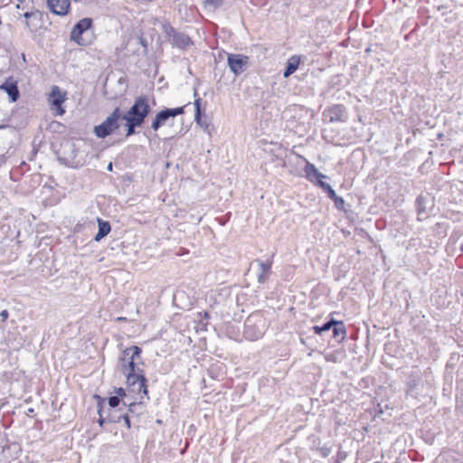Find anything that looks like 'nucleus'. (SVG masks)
<instances>
[{
    "mask_svg": "<svg viewBox=\"0 0 463 463\" xmlns=\"http://www.w3.org/2000/svg\"><path fill=\"white\" fill-rule=\"evenodd\" d=\"M141 349L138 346L126 348L119 358L122 373L127 376L128 383L133 392L147 395L146 379L142 373H136L135 360L139 358Z\"/></svg>",
    "mask_w": 463,
    "mask_h": 463,
    "instance_id": "f257e3e1",
    "label": "nucleus"
},
{
    "mask_svg": "<svg viewBox=\"0 0 463 463\" xmlns=\"http://www.w3.org/2000/svg\"><path fill=\"white\" fill-rule=\"evenodd\" d=\"M121 113L119 108H116L114 111L100 125L95 126L94 133L99 138H104L110 135L114 130L119 128V120Z\"/></svg>",
    "mask_w": 463,
    "mask_h": 463,
    "instance_id": "f03ea898",
    "label": "nucleus"
},
{
    "mask_svg": "<svg viewBox=\"0 0 463 463\" xmlns=\"http://www.w3.org/2000/svg\"><path fill=\"white\" fill-rule=\"evenodd\" d=\"M149 112L150 106L148 104L147 98L140 96L135 100L134 104L125 116L143 124Z\"/></svg>",
    "mask_w": 463,
    "mask_h": 463,
    "instance_id": "7ed1b4c3",
    "label": "nucleus"
},
{
    "mask_svg": "<svg viewBox=\"0 0 463 463\" xmlns=\"http://www.w3.org/2000/svg\"><path fill=\"white\" fill-rule=\"evenodd\" d=\"M163 31L165 34L168 37L171 44L179 49H186L188 46L192 44V41L188 35L184 33L177 32L172 25L169 24H165L163 25Z\"/></svg>",
    "mask_w": 463,
    "mask_h": 463,
    "instance_id": "20e7f679",
    "label": "nucleus"
},
{
    "mask_svg": "<svg viewBox=\"0 0 463 463\" xmlns=\"http://www.w3.org/2000/svg\"><path fill=\"white\" fill-rule=\"evenodd\" d=\"M184 107L163 109L156 115V118L152 122L151 128L155 131H156L159 129V128L165 125L170 118L182 115L184 114Z\"/></svg>",
    "mask_w": 463,
    "mask_h": 463,
    "instance_id": "39448f33",
    "label": "nucleus"
},
{
    "mask_svg": "<svg viewBox=\"0 0 463 463\" xmlns=\"http://www.w3.org/2000/svg\"><path fill=\"white\" fill-rule=\"evenodd\" d=\"M324 121L345 122L347 119L345 108L343 105H334L323 112Z\"/></svg>",
    "mask_w": 463,
    "mask_h": 463,
    "instance_id": "423d86ee",
    "label": "nucleus"
},
{
    "mask_svg": "<svg viewBox=\"0 0 463 463\" xmlns=\"http://www.w3.org/2000/svg\"><path fill=\"white\" fill-rule=\"evenodd\" d=\"M227 61L230 70L235 75H239L247 69L249 58L242 54L231 53L228 54Z\"/></svg>",
    "mask_w": 463,
    "mask_h": 463,
    "instance_id": "0eeeda50",
    "label": "nucleus"
},
{
    "mask_svg": "<svg viewBox=\"0 0 463 463\" xmlns=\"http://www.w3.org/2000/svg\"><path fill=\"white\" fill-rule=\"evenodd\" d=\"M64 100L65 94L61 93L58 86H53L49 96V102L51 103V109L55 111V115L61 116L64 114L65 110L62 108Z\"/></svg>",
    "mask_w": 463,
    "mask_h": 463,
    "instance_id": "6e6552de",
    "label": "nucleus"
},
{
    "mask_svg": "<svg viewBox=\"0 0 463 463\" xmlns=\"http://www.w3.org/2000/svg\"><path fill=\"white\" fill-rule=\"evenodd\" d=\"M92 20L90 18H83L80 20L72 28L71 33V39L80 44L82 33L90 28Z\"/></svg>",
    "mask_w": 463,
    "mask_h": 463,
    "instance_id": "1a4fd4ad",
    "label": "nucleus"
},
{
    "mask_svg": "<svg viewBox=\"0 0 463 463\" xmlns=\"http://www.w3.org/2000/svg\"><path fill=\"white\" fill-rule=\"evenodd\" d=\"M48 8L55 14L65 15L70 7L69 0H48Z\"/></svg>",
    "mask_w": 463,
    "mask_h": 463,
    "instance_id": "9d476101",
    "label": "nucleus"
},
{
    "mask_svg": "<svg viewBox=\"0 0 463 463\" xmlns=\"http://www.w3.org/2000/svg\"><path fill=\"white\" fill-rule=\"evenodd\" d=\"M255 262L258 264V267H259V269H258L259 273H258V277H257L258 282L263 284L269 278L272 261L267 260L264 262L260 260H256Z\"/></svg>",
    "mask_w": 463,
    "mask_h": 463,
    "instance_id": "9b49d317",
    "label": "nucleus"
},
{
    "mask_svg": "<svg viewBox=\"0 0 463 463\" xmlns=\"http://www.w3.org/2000/svg\"><path fill=\"white\" fill-rule=\"evenodd\" d=\"M194 107H195V112H194V120L195 122L208 134L211 133V125L208 122V120L202 118L201 113V99L198 98L194 100Z\"/></svg>",
    "mask_w": 463,
    "mask_h": 463,
    "instance_id": "f8f14e48",
    "label": "nucleus"
},
{
    "mask_svg": "<svg viewBox=\"0 0 463 463\" xmlns=\"http://www.w3.org/2000/svg\"><path fill=\"white\" fill-rule=\"evenodd\" d=\"M0 89L8 94L11 102H14L18 99L19 90L15 81H12L11 79L7 80L1 85Z\"/></svg>",
    "mask_w": 463,
    "mask_h": 463,
    "instance_id": "ddd939ff",
    "label": "nucleus"
},
{
    "mask_svg": "<svg viewBox=\"0 0 463 463\" xmlns=\"http://www.w3.org/2000/svg\"><path fill=\"white\" fill-rule=\"evenodd\" d=\"M300 63V57L297 55L291 56L287 61V67L283 73L284 78L289 77L294 73Z\"/></svg>",
    "mask_w": 463,
    "mask_h": 463,
    "instance_id": "4468645a",
    "label": "nucleus"
},
{
    "mask_svg": "<svg viewBox=\"0 0 463 463\" xmlns=\"http://www.w3.org/2000/svg\"><path fill=\"white\" fill-rule=\"evenodd\" d=\"M98 222H99V232L94 238V240L96 241H99L102 238L107 236L111 230L110 224L108 222L99 219Z\"/></svg>",
    "mask_w": 463,
    "mask_h": 463,
    "instance_id": "2eb2a0df",
    "label": "nucleus"
},
{
    "mask_svg": "<svg viewBox=\"0 0 463 463\" xmlns=\"http://www.w3.org/2000/svg\"><path fill=\"white\" fill-rule=\"evenodd\" d=\"M306 174H307V178L311 182H315L314 178H326V175L320 173L317 170V168L310 163H307V165L306 166Z\"/></svg>",
    "mask_w": 463,
    "mask_h": 463,
    "instance_id": "dca6fc26",
    "label": "nucleus"
},
{
    "mask_svg": "<svg viewBox=\"0 0 463 463\" xmlns=\"http://www.w3.org/2000/svg\"><path fill=\"white\" fill-rule=\"evenodd\" d=\"M121 119H125L126 120V128H127V137H129L131 135H133L135 133V128L137 127H140L142 124L134 120V119H131L126 116H121Z\"/></svg>",
    "mask_w": 463,
    "mask_h": 463,
    "instance_id": "f3484780",
    "label": "nucleus"
},
{
    "mask_svg": "<svg viewBox=\"0 0 463 463\" xmlns=\"http://www.w3.org/2000/svg\"><path fill=\"white\" fill-rule=\"evenodd\" d=\"M342 358L343 352L340 350H335L325 354V359L326 362L340 363L342 361Z\"/></svg>",
    "mask_w": 463,
    "mask_h": 463,
    "instance_id": "a211bd4d",
    "label": "nucleus"
},
{
    "mask_svg": "<svg viewBox=\"0 0 463 463\" xmlns=\"http://www.w3.org/2000/svg\"><path fill=\"white\" fill-rule=\"evenodd\" d=\"M333 333L335 337L341 336L345 338V327L342 321H336L335 324L333 325Z\"/></svg>",
    "mask_w": 463,
    "mask_h": 463,
    "instance_id": "6ab92c4d",
    "label": "nucleus"
},
{
    "mask_svg": "<svg viewBox=\"0 0 463 463\" xmlns=\"http://www.w3.org/2000/svg\"><path fill=\"white\" fill-rule=\"evenodd\" d=\"M334 324H335V320L331 319L321 326H313V330L316 334L321 335L323 332L330 330Z\"/></svg>",
    "mask_w": 463,
    "mask_h": 463,
    "instance_id": "aec40b11",
    "label": "nucleus"
},
{
    "mask_svg": "<svg viewBox=\"0 0 463 463\" xmlns=\"http://www.w3.org/2000/svg\"><path fill=\"white\" fill-rule=\"evenodd\" d=\"M144 409H145V406L142 402L129 403V411L131 413L140 414L143 412Z\"/></svg>",
    "mask_w": 463,
    "mask_h": 463,
    "instance_id": "412c9836",
    "label": "nucleus"
},
{
    "mask_svg": "<svg viewBox=\"0 0 463 463\" xmlns=\"http://www.w3.org/2000/svg\"><path fill=\"white\" fill-rule=\"evenodd\" d=\"M330 199H332L335 203V205L337 209L341 210L344 208V205H345V200L338 196L335 192L334 193H331V194H329L328 196Z\"/></svg>",
    "mask_w": 463,
    "mask_h": 463,
    "instance_id": "4be33fe9",
    "label": "nucleus"
},
{
    "mask_svg": "<svg viewBox=\"0 0 463 463\" xmlns=\"http://www.w3.org/2000/svg\"><path fill=\"white\" fill-rule=\"evenodd\" d=\"M250 320L248 319L245 323V331H244V334L246 335V336L248 338H250V340H254V339H257L259 338L260 335H261V332H258L256 334H250Z\"/></svg>",
    "mask_w": 463,
    "mask_h": 463,
    "instance_id": "5701e85b",
    "label": "nucleus"
},
{
    "mask_svg": "<svg viewBox=\"0 0 463 463\" xmlns=\"http://www.w3.org/2000/svg\"><path fill=\"white\" fill-rule=\"evenodd\" d=\"M222 0H205L204 5L210 10H215L221 6Z\"/></svg>",
    "mask_w": 463,
    "mask_h": 463,
    "instance_id": "b1692460",
    "label": "nucleus"
},
{
    "mask_svg": "<svg viewBox=\"0 0 463 463\" xmlns=\"http://www.w3.org/2000/svg\"><path fill=\"white\" fill-rule=\"evenodd\" d=\"M119 402L118 396H111L109 398V405L111 408H116L119 404Z\"/></svg>",
    "mask_w": 463,
    "mask_h": 463,
    "instance_id": "393cba45",
    "label": "nucleus"
},
{
    "mask_svg": "<svg viewBox=\"0 0 463 463\" xmlns=\"http://www.w3.org/2000/svg\"><path fill=\"white\" fill-rule=\"evenodd\" d=\"M324 178H316V184L321 187L323 190L327 186V183L323 181Z\"/></svg>",
    "mask_w": 463,
    "mask_h": 463,
    "instance_id": "a878e982",
    "label": "nucleus"
},
{
    "mask_svg": "<svg viewBox=\"0 0 463 463\" xmlns=\"http://www.w3.org/2000/svg\"><path fill=\"white\" fill-rule=\"evenodd\" d=\"M116 394H117L116 396H118V399H119L120 397H124V396H126V392H125V390H124L123 388H118V389H117V390H116Z\"/></svg>",
    "mask_w": 463,
    "mask_h": 463,
    "instance_id": "bb28decb",
    "label": "nucleus"
},
{
    "mask_svg": "<svg viewBox=\"0 0 463 463\" xmlns=\"http://www.w3.org/2000/svg\"><path fill=\"white\" fill-rule=\"evenodd\" d=\"M8 316H9V313H8V311L6 309L3 310L0 313V317H1L3 321H5L8 318Z\"/></svg>",
    "mask_w": 463,
    "mask_h": 463,
    "instance_id": "cd10ccee",
    "label": "nucleus"
},
{
    "mask_svg": "<svg viewBox=\"0 0 463 463\" xmlns=\"http://www.w3.org/2000/svg\"><path fill=\"white\" fill-rule=\"evenodd\" d=\"M123 419H124V421H125V424H126L127 428L129 429L131 427L129 417L128 415H124Z\"/></svg>",
    "mask_w": 463,
    "mask_h": 463,
    "instance_id": "c85d7f7f",
    "label": "nucleus"
},
{
    "mask_svg": "<svg viewBox=\"0 0 463 463\" xmlns=\"http://www.w3.org/2000/svg\"><path fill=\"white\" fill-rule=\"evenodd\" d=\"M99 424L100 426H102L105 422V419L103 418L102 414H101V410L99 409Z\"/></svg>",
    "mask_w": 463,
    "mask_h": 463,
    "instance_id": "c756f323",
    "label": "nucleus"
},
{
    "mask_svg": "<svg viewBox=\"0 0 463 463\" xmlns=\"http://www.w3.org/2000/svg\"><path fill=\"white\" fill-rule=\"evenodd\" d=\"M324 191L327 193L328 195L331 194V193L335 192V190L330 186V184H327Z\"/></svg>",
    "mask_w": 463,
    "mask_h": 463,
    "instance_id": "7c9ffc66",
    "label": "nucleus"
},
{
    "mask_svg": "<svg viewBox=\"0 0 463 463\" xmlns=\"http://www.w3.org/2000/svg\"><path fill=\"white\" fill-rule=\"evenodd\" d=\"M139 42H140V43H141V45H142L143 47H145V48L146 47V40H145V39H143L142 37H140V38H139Z\"/></svg>",
    "mask_w": 463,
    "mask_h": 463,
    "instance_id": "2f4dec72",
    "label": "nucleus"
},
{
    "mask_svg": "<svg viewBox=\"0 0 463 463\" xmlns=\"http://www.w3.org/2000/svg\"><path fill=\"white\" fill-rule=\"evenodd\" d=\"M32 15H33V13H32V12H26V13L24 14V18H26V19L30 18Z\"/></svg>",
    "mask_w": 463,
    "mask_h": 463,
    "instance_id": "473e14b6",
    "label": "nucleus"
},
{
    "mask_svg": "<svg viewBox=\"0 0 463 463\" xmlns=\"http://www.w3.org/2000/svg\"><path fill=\"white\" fill-rule=\"evenodd\" d=\"M108 170L109 171H111L112 170V163H109V165H108Z\"/></svg>",
    "mask_w": 463,
    "mask_h": 463,
    "instance_id": "72a5a7b5",
    "label": "nucleus"
},
{
    "mask_svg": "<svg viewBox=\"0 0 463 463\" xmlns=\"http://www.w3.org/2000/svg\"><path fill=\"white\" fill-rule=\"evenodd\" d=\"M420 201H421V196H419V197L417 198V202H418L419 203H420Z\"/></svg>",
    "mask_w": 463,
    "mask_h": 463,
    "instance_id": "f704fd0d",
    "label": "nucleus"
},
{
    "mask_svg": "<svg viewBox=\"0 0 463 463\" xmlns=\"http://www.w3.org/2000/svg\"><path fill=\"white\" fill-rule=\"evenodd\" d=\"M201 219H202L201 217H198V218L196 219V222H201Z\"/></svg>",
    "mask_w": 463,
    "mask_h": 463,
    "instance_id": "c9c22d12",
    "label": "nucleus"
},
{
    "mask_svg": "<svg viewBox=\"0 0 463 463\" xmlns=\"http://www.w3.org/2000/svg\"><path fill=\"white\" fill-rule=\"evenodd\" d=\"M460 250L463 251V242L462 245L460 246Z\"/></svg>",
    "mask_w": 463,
    "mask_h": 463,
    "instance_id": "e433bc0d",
    "label": "nucleus"
}]
</instances>
